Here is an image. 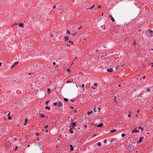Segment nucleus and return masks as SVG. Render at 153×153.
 I'll return each mask as SVG.
<instances>
[{"label": "nucleus", "instance_id": "nucleus-62", "mask_svg": "<svg viewBox=\"0 0 153 153\" xmlns=\"http://www.w3.org/2000/svg\"><path fill=\"white\" fill-rule=\"evenodd\" d=\"M76 87H78V86L76 84Z\"/></svg>", "mask_w": 153, "mask_h": 153}, {"label": "nucleus", "instance_id": "nucleus-57", "mask_svg": "<svg viewBox=\"0 0 153 153\" xmlns=\"http://www.w3.org/2000/svg\"><path fill=\"white\" fill-rule=\"evenodd\" d=\"M53 8H55L56 7V6H54L53 7Z\"/></svg>", "mask_w": 153, "mask_h": 153}, {"label": "nucleus", "instance_id": "nucleus-48", "mask_svg": "<svg viewBox=\"0 0 153 153\" xmlns=\"http://www.w3.org/2000/svg\"><path fill=\"white\" fill-rule=\"evenodd\" d=\"M53 64L54 65H55V64H56V63L55 62H53Z\"/></svg>", "mask_w": 153, "mask_h": 153}, {"label": "nucleus", "instance_id": "nucleus-33", "mask_svg": "<svg viewBox=\"0 0 153 153\" xmlns=\"http://www.w3.org/2000/svg\"><path fill=\"white\" fill-rule=\"evenodd\" d=\"M126 134L124 133L122 134L121 135V136L122 137H124L125 136Z\"/></svg>", "mask_w": 153, "mask_h": 153}, {"label": "nucleus", "instance_id": "nucleus-34", "mask_svg": "<svg viewBox=\"0 0 153 153\" xmlns=\"http://www.w3.org/2000/svg\"><path fill=\"white\" fill-rule=\"evenodd\" d=\"M133 45L134 46H135L136 45V42H134L133 43Z\"/></svg>", "mask_w": 153, "mask_h": 153}, {"label": "nucleus", "instance_id": "nucleus-47", "mask_svg": "<svg viewBox=\"0 0 153 153\" xmlns=\"http://www.w3.org/2000/svg\"><path fill=\"white\" fill-rule=\"evenodd\" d=\"M101 6H98L97 8H101Z\"/></svg>", "mask_w": 153, "mask_h": 153}, {"label": "nucleus", "instance_id": "nucleus-38", "mask_svg": "<svg viewBox=\"0 0 153 153\" xmlns=\"http://www.w3.org/2000/svg\"><path fill=\"white\" fill-rule=\"evenodd\" d=\"M104 142L105 143H106L107 142V140H105L104 141Z\"/></svg>", "mask_w": 153, "mask_h": 153}, {"label": "nucleus", "instance_id": "nucleus-29", "mask_svg": "<svg viewBox=\"0 0 153 153\" xmlns=\"http://www.w3.org/2000/svg\"><path fill=\"white\" fill-rule=\"evenodd\" d=\"M57 102H54L53 103V105L54 106H56L57 105Z\"/></svg>", "mask_w": 153, "mask_h": 153}, {"label": "nucleus", "instance_id": "nucleus-23", "mask_svg": "<svg viewBox=\"0 0 153 153\" xmlns=\"http://www.w3.org/2000/svg\"><path fill=\"white\" fill-rule=\"evenodd\" d=\"M18 147L17 146H16L15 148V149L14 150V151H17L18 149Z\"/></svg>", "mask_w": 153, "mask_h": 153}, {"label": "nucleus", "instance_id": "nucleus-41", "mask_svg": "<svg viewBox=\"0 0 153 153\" xmlns=\"http://www.w3.org/2000/svg\"><path fill=\"white\" fill-rule=\"evenodd\" d=\"M48 127V125H46L45 127V129L46 128H47Z\"/></svg>", "mask_w": 153, "mask_h": 153}, {"label": "nucleus", "instance_id": "nucleus-20", "mask_svg": "<svg viewBox=\"0 0 153 153\" xmlns=\"http://www.w3.org/2000/svg\"><path fill=\"white\" fill-rule=\"evenodd\" d=\"M96 107H95L94 109H93V110L94 111V112H97V110L96 109Z\"/></svg>", "mask_w": 153, "mask_h": 153}, {"label": "nucleus", "instance_id": "nucleus-51", "mask_svg": "<svg viewBox=\"0 0 153 153\" xmlns=\"http://www.w3.org/2000/svg\"><path fill=\"white\" fill-rule=\"evenodd\" d=\"M71 102H74V100H71Z\"/></svg>", "mask_w": 153, "mask_h": 153}, {"label": "nucleus", "instance_id": "nucleus-46", "mask_svg": "<svg viewBox=\"0 0 153 153\" xmlns=\"http://www.w3.org/2000/svg\"><path fill=\"white\" fill-rule=\"evenodd\" d=\"M82 28V27H79L78 28V29L79 30V29H81Z\"/></svg>", "mask_w": 153, "mask_h": 153}, {"label": "nucleus", "instance_id": "nucleus-7", "mask_svg": "<svg viewBox=\"0 0 153 153\" xmlns=\"http://www.w3.org/2000/svg\"><path fill=\"white\" fill-rule=\"evenodd\" d=\"M39 117L40 118H43L44 117H45V116L43 114H40Z\"/></svg>", "mask_w": 153, "mask_h": 153}, {"label": "nucleus", "instance_id": "nucleus-35", "mask_svg": "<svg viewBox=\"0 0 153 153\" xmlns=\"http://www.w3.org/2000/svg\"><path fill=\"white\" fill-rule=\"evenodd\" d=\"M80 87H82L83 88H84V84H82V86H79Z\"/></svg>", "mask_w": 153, "mask_h": 153}, {"label": "nucleus", "instance_id": "nucleus-53", "mask_svg": "<svg viewBox=\"0 0 153 153\" xmlns=\"http://www.w3.org/2000/svg\"><path fill=\"white\" fill-rule=\"evenodd\" d=\"M31 74H32V73H29L28 74V75H30Z\"/></svg>", "mask_w": 153, "mask_h": 153}, {"label": "nucleus", "instance_id": "nucleus-8", "mask_svg": "<svg viewBox=\"0 0 153 153\" xmlns=\"http://www.w3.org/2000/svg\"><path fill=\"white\" fill-rule=\"evenodd\" d=\"M70 147L71 149L70 150L71 151H73L74 150V148L73 146L71 145H70Z\"/></svg>", "mask_w": 153, "mask_h": 153}, {"label": "nucleus", "instance_id": "nucleus-13", "mask_svg": "<svg viewBox=\"0 0 153 153\" xmlns=\"http://www.w3.org/2000/svg\"><path fill=\"white\" fill-rule=\"evenodd\" d=\"M94 4L92 6H91L90 8H88V9H86L88 10V9H92L94 7Z\"/></svg>", "mask_w": 153, "mask_h": 153}, {"label": "nucleus", "instance_id": "nucleus-49", "mask_svg": "<svg viewBox=\"0 0 153 153\" xmlns=\"http://www.w3.org/2000/svg\"><path fill=\"white\" fill-rule=\"evenodd\" d=\"M85 128H86L87 127V126L85 124Z\"/></svg>", "mask_w": 153, "mask_h": 153}, {"label": "nucleus", "instance_id": "nucleus-21", "mask_svg": "<svg viewBox=\"0 0 153 153\" xmlns=\"http://www.w3.org/2000/svg\"><path fill=\"white\" fill-rule=\"evenodd\" d=\"M27 119H25V123L24 124V125L25 126L26 125V123H27Z\"/></svg>", "mask_w": 153, "mask_h": 153}, {"label": "nucleus", "instance_id": "nucleus-11", "mask_svg": "<svg viewBox=\"0 0 153 153\" xmlns=\"http://www.w3.org/2000/svg\"><path fill=\"white\" fill-rule=\"evenodd\" d=\"M143 138V137H141L140 138L139 140V143H141L142 142V140Z\"/></svg>", "mask_w": 153, "mask_h": 153}, {"label": "nucleus", "instance_id": "nucleus-4", "mask_svg": "<svg viewBox=\"0 0 153 153\" xmlns=\"http://www.w3.org/2000/svg\"><path fill=\"white\" fill-rule=\"evenodd\" d=\"M19 63V62L18 61H17L16 62H15L12 65L11 68H13V67H15Z\"/></svg>", "mask_w": 153, "mask_h": 153}, {"label": "nucleus", "instance_id": "nucleus-64", "mask_svg": "<svg viewBox=\"0 0 153 153\" xmlns=\"http://www.w3.org/2000/svg\"><path fill=\"white\" fill-rule=\"evenodd\" d=\"M96 136V134H94V136Z\"/></svg>", "mask_w": 153, "mask_h": 153}, {"label": "nucleus", "instance_id": "nucleus-31", "mask_svg": "<svg viewBox=\"0 0 153 153\" xmlns=\"http://www.w3.org/2000/svg\"><path fill=\"white\" fill-rule=\"evenodd\" d=\"M118 66L117 65H116L115 67V70H117V69H118Z\"/></svg>", "mask_w": 153, "mask_h": 153}, {"label": "nucleus", "instance_id": "nucleus-45", "mask_svg": "<svg viewBox=\"0 0 153 153\" xmlns=\"http://www.w3.org/2000/svg\"><path fill=\"white\" fill-rule=\"evenodd\" d=\"M131 115L130 114H129L128 115V117H131Z\"/></svg>", "mask_w": 153, "mask_h": 153}, {"label": "nucleus", "instance_id": "nucleus-55", "mask_svg": "<svg viewBox=\"0 0 153 153\" xmlns=\"http://www.w3.org/2000/svg\"><path fill=\"white\" fill-rule=\"evenodd\" d=\"M76 110H75L74 111V113H76Z\"/></svg>", "mask_w": 153, "mask_h": 153}, {"label": "nucleus", "instance_id": "nucleus-24", "mask_svg": "<svg viewBox=\"0 0 153 153\" xmlns=\"http://www.w3.org/2000/svg\"><path fill=\"white\" fill-rule=\"evenodd\" d=\"M116 139H111V142H114V141H116Z\"/></svg>", "mask_w": 153, "mask_h": 153}, {"label": "nucleus", "instance_id": "nucleus-39", "mask_svg": "<svg viewBox=\"0 0 153 153\" xmlns=\"http://www.w3.org/2000/svg\"><path fill=\"white\" fill-rule=\"evenodd\" d=\"M147 91H150V90L149 88H148L147 89Z\"/></svg>", "mask_w": 153, "mask_h": 153}, {"label": "nucleus", "instance_id": "nucleus-30", "mask_svg": "<svg viewBox=\"0 0 153 153\" xmlns=\"http://www.w3.org/2000/svg\"><path fill=\"white\" fill-rule=\"evenodd\" d=\"M47 91H48V93H50L51 91H50V89L49 88H48L47 89Z\"/></svg>", "mask_w": 153, "mask_h": 153}, {"label": "nucleus", "instance_id": "nucleus-2", "mask_svg": "<svg viewBox=\"0 0 153 153\" xmlns=\"http://www.w3.org/2000/svg\"><path fill=\"white\" fill-rule=\"evenodd\" d=\"M98 85L97 84L94 83L93 85H92L91 88H92L93 89H95L97 88Z\"/></svg>", "mask_w": 153, "mask_h": 153}, {"label": "nucleus", "instance_id": "nucleus-15", "mask_svg": "<svg viewBox=\"0 0 153 153\" xmlns=\"http://www.w3.org/2000/svg\"><path fill=\"white\" fill-rule=\"evenodd\" d=\"M74 32H73V33H72L71 34L73 36H75L76 35L77 33L75 32L74 33Z\"/></svg>", "mask_w": 153, "mask_h": 153}, {"label": "nucleus", "instance_id": "nucleus-50", "mask_svg": "<svg viewBox=\"0 0 153 153\" xmlns=\"http://www.w3.org/2000/svg\"><path fill=\"white\" fill-rule=\"evenodd\" d=\"M109 17H111H111H111V14H110V15H109Z\"/></svg>", "mask_w": 153, "mask_h": 153}, {"label": "nucleus", "instance_id": "nucleus-54", "mask_svg": "<svg viewBox=\"0 0 153 153\" xmlns=\"http://www.w3.org/2000/svg\"><path fill=\"white\" fill-rule=\"evenodd\" d=\"M145 78V76H143V79H144Z\"/></svg>", "mask_w": 153, "mask_h": 153}, {"label": "nucleus", "instance_id": "nucleus-22", "mask_svg": "<svg viewBox=\"0 0 153 153\" xmlns=\"http://www.w3.org/2000/svg\"><path fill=\"white\" fill-rule=\"evenodd\" d=\"M73 129L72 128H70V131L71 133H73L74 132V131H73Z\"/></svg>", "mask_w": 153, "mask_h": 153}, {"label": "nucleus", "instance_id": "nucleus-26", "mask_svg": "<svg viewBox=\"0 0 153 153\" xmlns=\"http://www.w3.org/2000/svg\"><path fill=\"white\" fill-rule=\"evenodd\" d=\"M111 19L112 21L113 22H114L115 21V20L113 17H111Z\"/></svg>", "mask_w": 153, "mask_h": 153}, {"label": "nucleus", "instance_id": "nucleus-17", "mask_svg": "<svg viewBox=\"0 0 153 153\" xmlns=\"http://www.w3.org/2000/svg\"><path fill=\"white\" fill-rule=\"evenodd\" d=\"M45 109H47L48 110H49L50 109V108L49 107L47 106L45 107Z\"/></svg>", "mask_w": 153, "mask_h": 153}, {"label": "nucleus", "instance_id": "nucleus-28", "mask_svg": "<svg viewBox=\"0 0 153 153\" xmlns=\"http://www.w3.org/2000/svg\"><path fill=\"white\" fill-rule=\"evenodd\" d=\"M139 129H141V131H143V128H142L141 127V126H140V127L139 128Z\"/></svg>", "mask_w": 153, "mask_h": 153}, {"label": "nucleus", "instance_id": "nucleus-44", "mask_svg": "<svg viewBox=\"0 0 153 153\" xmlns=\"http://www.w3.org/2000/svg\"><path fill=\"white\" fill-rule=\"evenodd\" d=\"M51 37H53V34H51Z\"/></svg>", "mask_w": 153, "mask_h": 153}, {"label": "nucleus", "instance_id": "nucleus-19", "mask_svg": "<svg viewBox=\"0 0 153 153\" xmlns=\"http://www.w3.org/2000/svg\"><path fill=\"white\" fill-rule=\"evenodd\" d=\"M65 40L67 41L68 40L69 38L68 36H66L65 37Z\"/></svg>", "mask_w": 153, "mask_h": 153}, {"label": "nucleus", "instance_id": "nucleus-61", "mask_svg": "<svg viewBox=\"0 0 153 153\" xmlns=\"http://www.w3.org/2000/svg\"><path fill=\"white\" fill-rule=\"evenodd\" d=\"M102 13V16H103V13Z\"/></svg>", "mask_w": 153, "mask_h": 153}, {"label": "nucleus", "instance_id": "nucleus-6", "mask_svg": "<svg viewBox=\"0 0 153 153\" xmlns=\"http://www.w3.org/2000/svg\"><path fill=\"white\" fill-rule=\"evenodd\" d=\"M107 71L109 73L112 72L113 71V70L111 68L107 69Z\"/></svg>", "mask_w": 153, "mask_h": 153}, {"label": "nucleus", "instance_id": "nucleus-40", "mask_svg": "<svg viewBox=\"0 0 153 153\" xmlns=\"http://www.w3.org/2000/svg\"><path fill=\"white\" fill-rule=\"evenodd\" d=\"M49 101H47L46 102V105H48V103Z\"/></svg>", "mask_w": 153, "mask_h": 153}, {"label": "nucleus", "instance_id": "nucleus-10", "mask_svg": "<svg viewBox=\"0 0 153 153\" xmlns=\"http://www.w3.org/2000/svg\"><path fill=\"white\" fill-rule=\"evenodd\" d=\"M116 131H117V130L116 129H113V130H111L110 132L111 133H113L115 132Z\"/></svg>", "mask_w": 153, "mask_h": 153}, {"label": "nucleus", "instance_id": "nucleus-16", "mask_svg": "<svg viewBox=\"0 0 153 153\" xmlns=\"http://www.w3.org/2000/svg\"><path fill=\"white\" fill-rule=\"evenodd\" d=\"M24 24L23 23H21L19 25V26L21 27H23Z\"/></svg>", "mask_w": 153, "mask_h": 153}, {"label": "nucleus", "instance_id": "nucleus-58", "mask_svg": "<svg viewBox=\"0 0 153 153\" xmlns=\"http://www.w3.org/2000/svg\"><path fill=\"white\" fill-rule=\"evenodd\" d=\"M139 110H137V113H138V112H139Z\"/></svg>", "mask_w": 153, "mask_h": 153}, {"label": "nucleus", "instance_id": "nucleus-63", "mask_svg": "<svg viewBox=\"0 0 153 153\" xmlns=\"http://www.w3.org/2000/svg\"><path fill=\"white\" fill-rule=\"evenodd\" d=\"M15 140H17V138H15Z\"/></svg>", "mask_w": 153, "mask_h": 153}, {"label": "nucleus", "instance_id": "nucleus-14", "mask_svg": "<svg viewBox=\"0 0 153 153\" xmlns=\"http://www.w3.org/2000/svg\"><path fill=\"white\" fill-rule=\"evenodd\" d=\"M97 126H98L99 127H101L103 126V124L102 123H101L100 124L97 125Z\"/></svg>", "mask_w": 153, "mask_h": 153}, {"label": "nucleus", "instance_id": "nucleus-56", "mask_svg": "<svg viewBox=\"0 0 153 153\" xmlns=\"http://www.w3.org/2000/svg\"><path fill=\"white\" fill-rule=\"evenodd\" d=\"M152 67H153V64H152V65H151Z\"/></svg>", "mask_w": 153, "mask_h": 153}, {"label": "nucleus", "instance_id": "nucleus-60", "mask_svg": "<svg viewBox=\"0 0 153 153\" xmlns=\"http://www.w3.org/2000/svg\"><path fill=\"white\" fill-rule=\"evenodd\" d=\"M83 90L85 91V89H84V88H83Z\"/></svg>", "mask_w": 153, "mask_h": 153}, {"label": "nucleus", "instance_id": "nucleus-42", "mask_svg": "<svg viewBox=\"0 0 153 153\" xmlns=\"http://www.w3.org/2000/svg\"><path fill=\"white\" fill-rule=\"evenodd\" d=\"M36 135L37 136H38L39 135V134L38 133H36Z\"/></svg>", "mask_w": 153, "mask_h": 153}, {"label": "nucleus", "instance_id": "nucleus-37", "mask_svg": "<svg viewBox=\"0 0 153 153\" xmlns=\"http://www.w3.org/2000/svg\"><path fill=\"white\" fill-rule=\"evenodd\" d=\"M67 71H68V73H69L70 72V70L69 69H68V70H67Z\"/></svg>", "mask_w": 153, "mask_h": 153}, {"label": "nucleus", "instance_id": "nucleus-12", "mask_svg": "<svg viewBox=\"0 0 153 153\" xmlns=\"http://www.w3.org/2000/svg\"><path fill=\"white\" fill-rule=\"evenodd\" d=\"M10 114V113L9 112V113L8 114V119L9 120H11L12 119V117L9 116Z\"/></svg>", "mask_w": 153, "mask_h": 153}, {"label": "nucleus", "instance_id": "nucleus-27", "mask_svg": "<svg viewBox=\"0 0 153 153\" xmlns=\"http://www.w3.org/2000/svg\"><path fill=\"white\" fill-rule=\"evenodd\" d=\"M64 100L65 101L67 102L68 101V99L66 98H64Z\"/></svg>", "mask_w": 153, "mask_h": 153}, {"label": "nucleus", "instance_id": "nucleus-36", "mask_svg": "<svg viewBox=\"0 0 153 153\" xmlns=\"http://www.w3.org/2000/svg\"><path fill=\"white\" fill-rule=\"evenodd\" d=\"M98 145L99 146H100L101 145V144L100 143H98Z\"/></svg>", "mask_w": 153, "mask_h": 153}, {"label": "nucleus", "instance_id": "nucleus-52", "mask_svg": "<svg viewBox=\"0 0 153 153\" xmlns=\"http://www.w3.org/2000/svg\"><path fill=\"white\" fill-rule=\"evenodd\" d=\"M1 63L0 62V67L1 66Z\"/></svg>", "mask_w": 153, "mask_h": 153}, {"label": "nucleus", "instance_id": "nucleus-9", "mask_svg": "<svg viewBox=\"0 0 153 153\" xmlns=\"http://www.w3.org/2000/svg\"><path fill=\"white\" fill-rule=\"evenodd\" d=\"M72 128H74V127L76 126V122L72 123Z\"/></svg>", "mask_w": 153, "mask_h": 153}, {"label": "nucleus", "instance_id": "nucleus-1", "mask_svg": "<svg viewBox=\"0 0 153 153\" xmlns=\"http://www.w3.org/2000/svg\"><path fill=\"white\" fill-rule=\"evenodd\" d=\"M135 145L136 143H132L131 144L127 146V149L129 151H132L134 150Z\"/></svg>", "mask_w": 153, "mask_h": 153}, {"label": "nucleus", "instance_id": "nucleus-3", "mask_svg": "<svg viewBox=\"0 0 153 153\" xmlns=\"http://www.w3.org/2000/svg\"><path fill=\"white\" fill-rule=\"evenodd\" d=\"M58 104V106L59 107H60L62 106V104L61 101H59Z\"/></svg>", "mask_w": 153, "mask_h": 153}, {"label": "nucleus", "instance_id": "nucleus-18", "mask_svg": "<svg viewBox=\"0 0 153 153\" xmlns=\"http://www.w3.org/2000/svg\"><path fill=\"white\" fill-rule=\"evenodd\" d=\"M93 111H91L90 112H87V114H88V115H90V114H91L92 113Z\"/></svg>", "mask_w": 153, "mask_h": 153}, {"label": "nucleus", "instance_id": "nucleus-5", "mask_svg": "<svg viewBox=\"0 0 153 153\" xmlns=\"http://www.w3.org/2000/svg\"><path fill=\"white\" fill-rule=\"evenodd\" d=\"M136 128H135V129L134 130H133L131 131L132 133H137L138 132V130H137Z\"/></svg>", "mask_w": 153, "mask_h": 153}, {"label": "nucleus", "instance_id": "nucleus-32", "mask_svg": "<svg viewBox=\"0 0 153 153\" xmlns=\"http://www.w3.org/2000/svg\"><path fill=\"white\" fill-rule=\"evenodd\" d=\"M97 112H99V111L101 109V108H97Z\"/></svg>", "mask_w": 153, "mask_h": 153}, {"label": "nucleus", "instance_id": "nucleus-25", "mask_svg": "<svg viewBox=\"0 0 153 153\" xmlns=\"http://www.w3.org/2000/svg\"><path fill=\"white\" fill-rule=\"evenodd\" d=\"M67 33L68 34H71V33H70V32L68 30L67 31Z\"/></svg>", "mask_w": 153, "mask_h": 153}, {"label": "nucleus", "instance_id": "nucleus-59", "mask_svg": "<svg viewBox=\"0 0 153 153\" xmlns=\"http://www.w3.org/2000/svg\"><path fill=\"white\" fill-rule=\"evenodd\" d=\"M121 86V85L120 84L119 85V87H120Z\"/></svg>", "mask_w": 153, "mask_h": 153}, {"label": "nucleus", "instance_id": "nucleus-43", "mask_svg": "<svg viewBox=\"0 0 153 153\" xmlns=\"http://www.w3.org/2000/svg\"><path fill=\"white\" fill-rule=\"evenodd\" d=\"M69 42H70V43H73V41H69Z\"/></svg>", "mask_w": 153, "mask_h": 153}]
</instances>
